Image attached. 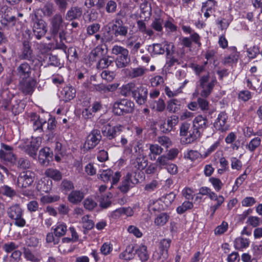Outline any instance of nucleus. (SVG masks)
<instances>
[{
	"label": "nucleus",
	"instance_id": "13",
	"mask_svg": "<svg viewBox=\"0 0 262 262\" xmlns=\"http://www.w3.org/2000/svg\"><path fill=\"white\" fill-rule=\"evenodd\" d=\"M51 32L54 37L58 36V34L63 28V19L62 15L57 13L51 19Z\"/></svg>",
	"mask_w": 262,
	"mask_h": 262
},
{
	"label": "nucleus",
	"instance_id": "27",
	"mask_svg": "<svg viewBox=\"0 0 262 262\" xmlns=\"http://www.w3.org/2000/svg\"><path fill=\"white\" fill-rule=\"evenodd\" d=\"M84 198V194L79 190L72 191L68 196V200L73 204L80 202Z\"/></svg>",
	"mask_w": 262,
	"mask_h": 262
},
{
	"label": "nucleus",
	"instance_id": "46",
	"mask_svg": "<svg viewBox=\"0 0 262 262\" xmlns=\"http://www.w3.org/2000/svg\"><path fill=\"white\" fill-rule=\"evenodd\" d=\"M170 160L168 159V157L165 155H162L158 157L156 163L157 166L159 167L161 169L163 167L166 168V167L169 164V161Z\"/></svg>",
	"mask_w": 262,
	"mask_h": 262
},
{
	"label": "nucleus",
	"instance_id": "60",
	"mask_svg": "<svg viewBox=\"0 0 262 262\" xmlns=\"http://www.w3.org/2000/svg\"><path fill=\"white\" fill-rule=\"evenodd\" d=\"M261 140L259 137L253 139L248 144V149L251 151H254L260 144Z\"/></svg>",
	"mask_w": 262,
	"mask_h": 262
},
{
	"label": "nucleus",
	"instance_id": "29",
	"mask_svg": "<svg viewBox=\"0 0 262 262\" xmlns=\"http://www.w3.org/2000/svg\"><path fill=\"white\" fill-rule=\"evenodd\" d=\"M45 174L56 181H59L62 179V174L59 170L54 168H48L45 172Z\"/></svg>",
	"mask_w": 262,
	"mask_h": 262
},
{
	"label": "nucleus",
	"instance_id": "34",
	"mask_svg": "<svg viewBox=\"0 0 262 262\" xmlns=\"http://www.w3.org/2000/svg\"><path fill=\"white\" fill-rule=\"evenodd\" d=\"M16 18L15 16H10L8 13H5L2 16L1 23L5 27L11 24L14 26L15 25Z\"/></svg>",
	"mask_w": 262,
	"mask_h": 262
},
{
	"label": "nucleus",
	"instance_id": "63",
	"mask_svg": "<svg viewBox=\"0 0 262 262\" xmlns=\"http://www.w3.org/2000/svg\"><path fill=\"white\" fill-rule=\"evenodd\" d=\"M228 228V224L226 222H223L222 224L218 226L214 230V233L216 235H221L226 231Z\"/></svg>",
	"mask_w": 262,
	"mask_h": 262
},
{
	"label": "nucleus",
	"instance_id": "57",
	"mask_svg": "<svg viewBox=\"0 0 262 262\" xmlns=\"http://www.w3.org/2000/svg\"><path fill=\"white\" fill-rule=\"evenodd\" d=\"M100 28V24L98 23L92 24L86 28V33L89 35H92L99 31Z\"/></svg>",
	"mask_w": 262,
	"mask_h": 262
},
{
	"label": "nucleus",
	"instance_id": "44",
	"mask_svg": "<svg viewBox=\"0 0 262 262\" xmlns=\"http://www.w3.org/2000/svg\"><path fill=\"white\" fill-rule=\"evenodd\" d=\"M169 215L166 213H160L155 220V223L157 226H162L168 221Z\"/></svg>",
	"mask_w": 262,
	"mask_h": 262
},
{
	"label": "nucleus",
	"instance_id": "47",
	"mask_svg": "<svg viewBox=\"0 0 262 262\" xmlns=\"http://www.w3.org/2000/svg\"><path fill=\"white\" fill-rule=\"evenodd\" d=\"M247 52L249 59H254L260 54L259 48L256 46H254L248 48Z\"/></svg>",
	"mask_w": 262,
	"mask_h": 262
},
{
	"label": "nucleus",
	"instance_id": "7",
	"mask_svg": "<svg viewBox=\"0 0 262 262\" xmlns=\"http://www.w3.org/2000/svg\"><path fill=\"white\" fill-rule=\"evenodd\" d=\"M171 241L170 239L164 238L159 243L158 249L153 254L154 260L162 259V261L166 260L168 256V249Z\"/></svg>",
	"mask_w": 262,
	"mask_h": 262
},
{
	"label": "nucleus",
	"instance_id": "22",
	"mask_svg": "<svg viewBox=\"0 0 262 262\" xmlns=\"http://www.w3.org/2000/svg\"><path fill=\"white\" fill-rule=\"evenodd\" d=\"M61 94L63 96V100L67 102L75 97L76 90L72 86H66L61 91Z\"/></svg>",
	"mask_w": 262,
	"mask_h": 262
},
{
	"label": "nucleus",
	"instance_id": "62",
	"mask_svg": "<svg viewBox=\"0 0 262 262\" xmlns=\"http://www.w3.org/2000/svg\"><path fill=\"white\" fill-rule=\"evenodd\" d=\"M105 8L107 13H114L116 10L117 4L114 1L109 0L106 2Z\"/></svg>",
	"mask_w": 262,
	"mask_h": 262
},
{
	"label": "nucleus",
	"instance_id": "14",
	"mask_svg": "<svg viewBox=\"0 0 262 262\" xmlns=\"http://www.w3.org/2000/svg\"><path fill=\"white\" fill-rule=\"evenodd\" d=\"M132 93L133 97L138 104L142 105L146 102L148 94V91L146 88L140 86L133 90Z\"/></svg>",
	"mask_w": 262,
	"mask_h": 262
},
{
	"label": "nucleus",
	"instance_id": "2",
	"mask_svg": "<svg viewBox=\"0 0 262 262\" xmlns=\"http://www.w3.org/2000/svg\"><path fill=\"white\" fill-rule=\"evenodd\" d=\"M124 127L121 125H118L112 127L109 124L103 126L101 128L102 134L107 139L112 141L116 146H119V144L122 146L125 145L127 143V140L124 134Z\"/></svg>",
	"mask_w": 262,
	"mask_h": 262
},
{
	"label": "nucleus",
	"instance_id": "48",
	"mask_svg": "<svg viewBox=\"0 0 262 262\" xmlns=\"http://www.w3.org/2000/svg\"><path fill=\"white\" fill-rule=\"evenodd\" d=\"M74 184L72 181L67 179H64L60 185V189L65 192H68L74 189Z\"/></svg>",
	"mask_w": 262,
	"mask_h": 262
},
{
	"label": "nucleus",
	"instance_id": "23",
	"mask_svg": "<svg viewBox=\"0 0 262 262\" xmlns=\"http://www.w3.org/2000/svg\"><path fill=\"white\" fill-rule=\"evenodd\" d=\"M82 9L78 7H73L68 11L66 19L68 20H72L73 19L79 18L82 15Z\"/></svg>",
	"mask_w": 262,
	"mask_h": 262
},
{
	"label": "nucleus",
	"instance_id": "41",
	"mask_svg": "<svg viewBox=\"0 0 262 262\" xmlns=\"http://www.w3.org/2000/svg\"><path fill=\"white\" fill-rule=\"evenodd\" d=\"M152 47V54L154 55H160L163 54L165 52V43H154L152 46H149V47Z\"/></svg>",
	"mask_w": 262,
	"mask_h": 262
},
{
	"label": "nucleus",
	"instance_id": "5",
	"mask_svg": "<svg viewBox=\"0 0 262 262\" xmlns=\"http://www.w3.org/2000/svg\"><path fill=\"white\" fill-rule=\"evenodd\" d=\"M134 102L126 99H122L114 102L113 112L115 115L122 116L132 113L134 111Z\"/></svg>",
	"mask_w": 262,
	"mask_h": 262
},
{
	"label": "nucleus",
	"instance_id": "21",
	"mask_svg": "<svg viewBox=\"0 0 262 262\" xmlns=\"http://www.w3.org/2000/svg\"><path fill=\"white\" fill-rule=\"evenodd\" d=\"M208 120L202 116H198L195 118L193 121V127L197 129L202 134L203 131L208 126Z\"/></svg>",
	"mask_w": 262,
	"mask_h": 262
},
{
	"label": "nucleus",
	"instance_id": "43",
	"mask_svg": "<svg viewBox=\"0 0 262 262\" xmlns=\"http://www.w3.org/2000/svg\"><path fill=\"white\" fill-rule=\"evenodd\" d=\"M138 28L140 32L146 34L149 36L153 35L154 32L151 29H147L145 23L142 20H139L137 23Z\"/></svg>",
	"mask_w": 262,
	"mask_h": 262
},
{
	"label": "nucleus",
	"instance_id": "52",
	"mask_svg": "<svg viewBox=\"0 0 262 262\" xmlns=\"http://www.w3.org/2000/svg\"><path fill=\"white\" fill-rule=\"evenodd\" d=\"M51 184L52 182L50 181H47V183L45 182H41L39 183L37 186L38 190L42 192L48 193L51 190Z\"/></svg>",
	"mask_w": 262,
	"mask_h": 262
},
{
	"label": "nucleus",
	"instance_id": "28",
	"mask_svg": "<svg viewBox=\"0 0 262 262\" xmlns=\"http://www.w3.org/2000/svg\"><path fill=\"white\" fill-rule=\"evenodd\" d=\"M201 135V133L193 126L190 128L187 137L185 139L186 143H191L199 139Z\"/></svg>",
	"mask_w": 262,
	"mask_h": 262
},
{
	"label": "nucleus",
	"instance_id": "26",
	"mask_svg": "<svg viewBox=\"0 0 262 262\" xmlns=\"http://www.w3.org/2000/svg\"><path fill=\"white\" fill-rule=\"evenodd\" d=\"M39 147V144L37 141L33 140L30 144L25 147V151L30 156L34 158L36 156L37 151Z\"/></svg>",
	"mask_w": 262,
	"mask_h": 262
},
{
	"label": "nucleus",
	"instance_id": "58",
	"mask_svg": "<svg viewBox=\"0 0 262 262\" xmlns=\"http://www.w3.org/2000/svg\"><path fill=\"white\" fill-rule=\"evenodd\" d=\"M241 146V142L233 133H230V147L233 149H237Z\"/></svg>",
	"mask_w": 262,
	"mask_h": 262
},
{
	"label": "nucleus",
	"instance_id": "54",
	"mask_svg": "<svg viewBox=\"0 0 262 262\" xmlns=\"http://www.w3.org/2000/svg\"><path fill=\"white\" fill-rule=\"evenodd\" d=\"M193 207V204L189 201L184 202L181 206H179L177 211L179 214H182L186 210L190 209Z\"/></svg>",
	"mask_w": 262,
	"mask_h": 262
},
{
	"label": "nucleus",
	"instance_id": "50",
	"mask_svg": "<svg viewBox=\"0 0 262 262\" xmlns=\"http://www.w3.org/2000/svg\"><path fill=\"white\" fill-rule=\"evenodd\" d=\"M176 198V194L173 192H170L161 198V200L165 204L166 206H170Z\"/></svg>",
	"mask_w": 262,
	"mask_h": 262
},
{
	"label": "nucleus",
	"instance_id": "17",
	"mask_svg": "<svg viewBox=\"0 0 262 262\" xmlns=\"http://www.w3.org/2000/svg\"><path fill=\"white\" fill-rule=\"evenodd\" d=\"M132 174L130 173H127L124 177V179L122 181L121 185L119 186V189L123 193H126L132 187L130 183L135 184L139 182V180L137 179L134 180L131 179Z\"/></svg>",
	"mask_w": 262,
	"mask_h": 262
},
{
	"label": "nucleus",
	"instance_id": "33",
	"mask_svg": "<svg viewBox=\"0 0 262 262\" xmlns=\"http://www.w3.org/2000/svg\"><path fill=\"white\" fill-rule=\"evenodd\" d=\"M167 110L170 113H176L180 110V102L176 99H171L167 102Z\"/></svg>",
	"mask_w": 262,
	"mask_h": 262
},
{
	"label": "nucleus",
	"instance_id": "37",
	"mask_svg": "<svg viewBox=\"0 0 262 262\" xmlns=\"http://www.w3.org/2000/svg\"><path fill=\"white\" fill-rule=\"evenodd\" d=\"M250 241L248 238L243 237L236 238L234 241V247L236 249H242L248 247Z\"/></svg>",
	"mask_w": 262,
	"mask_h": 262
},
{
	"label": "nucleus",
	"instance_id": "16",
	"mask_svg": "<svg viewBox=\"0 0 262 262\" xmlns=\"http://www.w3.org/2000/svg\"><path fill=\"white\" fill-rule=\"evenodd\" d=\"M30 117L34 130L38 131L40 133H43V125L47 123L46 120L40 118L36 113L31 114Z\"/></svg>",
	"mask_w": 262,
	"mask_h": 262
},
{
	"label": "nucleus",
	"instance_id": "1",
	"mask_svg": "<svg viewBox=\"0 0 262 262\" xmlns=\"http://www.w3.org/2000/svg\"><path fill=\"white\" fill-rule=\"evenodd\" d=\"M114 21V23L105 27L106 32L103 33L102 39L106 42L116 40L119 37H125L128 34V28L123 24L121 18H116Z\"/></svg>",
	"mask_w": 262,
	"mask_h": 262
},
{
	"label": "nucleus",
	"instance_id": "15",
	"mask_svg": "<svg viewBox=\"0 0 262 262\" xmlns=\"http://www.w3.org/2000/svg\"><path fill=\"white\" fill-rule=\"evenodd\" d=\"M53 154L51 149L47 147H44L39 150V161L41 164L48 165L52 159Z\"/></svg>",
	"mask_w": 262,
	"mask_h": 262
},
{
	"label": "nucleus",
	"instance_id": "11",
	"mask_svg": "<svg viewBox=\"0 0 262 262\" xmlns=\"http://www.w3.org/2000/svg\"><path fill=\"white\" fill-rule=\"evenodd\" d=\"M114 172L111 169L103 170L99 174V179L102 180L104 183L111 182L112 185L117 184L120 180L121 174L120 172H116L113 176Z\"/></svg>",
	"mask_w": 262,
	"mask_h": 262
},
{
	"label": "nucleus",
	"instance_id": "3",
	"mask_svg": "<svg viewBox=\"0 0 262 262\" xmlns=\"http://www.w3.org/2000/svg\"><path fill=\"white\" fill-rule=\"evenodd\" d=\"M3 102L2 108L4 110H11L14 115L21 112L23 106H20V100L15 99L14 95L10 91L6 90L2 93Z\"/></svg>",
	"mask_w": 262,
	"mask_h": 262
},
{
	"label": "nucleus",
	"instance_id": "18",
	"mask_svg": "<svg viewBox=\"0 0 262 262\" xmlns=\"http://www.w3.org/2000/svg\"><path fill=\"white\" fill-rule=\"evenodd\" d=\"M228 116L224 112L221 113L217 118V121L214 123V126L219 130L222 132L226 131L228 129V125L226 124Z\"/></svg>",
	"mask_w": 262,
	"mask_h": 262
},
{
	"label": "nucleus",
	"instance_id": "56",
	"mask_svg": "<svg viewBox=\"0 0 262 262\" xmlns=\"http://www.w3.org/2000/svg\"><path fill=\"white\" fill-rule=\"evenodd\" d=\"M0 193L9 197H12L16 195L15 191L11 187L6 185L0 188Z\"/></svg>",
	"mask_w": 262,
	"mask_h": 262
},
{
	"label": "nucleus",
	"instance_id": "38",
	"mask_svg": "<svg viewBox=\"0 0 262 262\" xmlns=\"http://www.w3.org/2000/svg\"><path fill=\"white\" fill-rule=\"evenodd\" d=\"M113 62V60L112 59V57L110 56L101 57L99 59L97 64V69H103L107 68L110 66Z\"/></svg>",
	"mask_w": 262,
	"mask_h": 262
},
{
	"label": "nucleus",
	"instance_id": "61",
	"mask_svg": "<svg viewBox=\"0 0 262 262\" xmlns=\"http://www.w3.org/2000/svg\"><path fill=\"white\" fill-rule=\"evenodd\" d=\"M191 127L190 124L187 122L183 123L180 127V135L181 136H187L188 132Z\"/></svg>",
	"mask_w": 262,
	"mask_h": 262
},
{
	"label": "nucleus",
	"instance_id": "4",
	"mask_svg": "<svg viewBox=\"0 0 262 262\" xmlns=\"http://www.w3.org/2000/svg\"><path fill=\"white\" fill-rule=\"evenodd\" d=\"M31 24L33 32L37 39H41L47 32V24L45 20L39 18L36 13L31 15Z\"/></svg>",
	"mask_w": 262,
	"mask_h": 262
},
{
	"label": "nucleus",
	"instance_id": "64",
	"mask_svg": "<svg viewBox=\"0 0 262 262\" xmlns=\"http://www.w3.org/2000/svg\"><path fill=\"white\" fill-rule=\"evenodd\" d=\"M97 205V203L91 199L88 198L84 201V206L86 209L89 210H93Z\"/></svg>",
	"mask_w": 262,
	"mask_h": 262
},
{
	"label": "nucleus",
	"instance_id": "36",
	"mask_svg": "<svg viewBox=\"0 0 262 262\" xmlns=\"http://www.w3.org/2000/svg\"><path fill=\"white\" fill-rule=\"evenodd\" d=\"M112 54L117 55V57H122L129 55V51L123 47L115 45L112 49Z\"/></svg>",
	"mask_w": 262,
	"mask_h": 262
},
{
	"label": "nucleus",
	"instance_id": "51",
	"mask_svg": "<svg viewBox=\"0 0 262 262\" xmlns=\"http://www.w3.org/2000/svg\"><path fill=\"white\" fill-rule=\"evenodd\" d=\"M163 19L160 17H157L153 20L151 26L156 31L161 32L163 29Z\"/></svg>",
	"mask_w": 262,
	"mask_h": 262
},
{
	"label": "nucleus",
	"instance_id": "55",
	"mask_svg": "<svg viewBox=\"0 0 262 262\" xmlns=\"http://www.w3.org/2000/svg\"><path fill=\"white\" fill-rule=\"evenodd\" d=\"M17 165L19 169H27L30 167L31 164L28 159L20 158L17 160Z\"/></svg>",
	"mask_w": 262,
	"mask_h": 262
},
{
	"label": "nucleus",
	"instance_id": "42",
	"mask_svg": "<svg viewBox=\"0 0 262 262\" xmlns=\"http://www.w3.org/2000/svg\"><path fill=\"white\" fill-rule=\"evenodd\" d=\"M41 11L45 16H51L55 11L54 5L51 3H47L41 9Z\"/></svg>",
	"mask_w": 262,
	"mask_h": 262
},
{
	"label": "nucleus",
	"instance_id": "40",
	"mask_svg": "<svg viewBox=\"0 0 262 262\" xmlns=\"http://www.w3.org/2000/svg\"><path fill=\"white\" fill-rule=\"evenodd\" d=\"M67 231V227L65 224L58 223L54 229L55 236L59 237L65 235Z\"/></svg>",
	"mask_w": 262,
	"mask_h": 262
},
{
	"label": "nucleus",
	"instance_id": "12",
	"mask_svg": "<svg viewBox=\"0 0 262 262\" xmlns=\"http://www.w3.org/2000/svg\"><path fill=\"white\" fill-rule=\"evenodd\" d=\"M35 85L36 80L32 78L21 79L19 83V89L25 95H31Z\"/></svg>",
	"mask_w": 262,
	"mask_h": 262
},
{
	"label": "nucleus",
	"instance_id": "9",
	"mask_svg": "<svg viewBox=\"0 0 262 262\" xmlns=\"http://www.w3.org/2000/svg\"><path fill=\"white\" fill-rule=\"evenodd\" d=\"M19 58L20 59L31 61L32 63H35V66L40 63L39 60L33 55L31 44L27 40H24L23 42L22 53Z\"/></svg>",
	"mask_w": 262,
	"mask_h": 262
},
{
	"label": "nucleus",
	"instance_id": "39",
	"mask_svg": "<svg viewBox=\"0 0 262 262\" xmlns=\"http://www.w3.org/2000/svg\"><path fill=\"white\" fill-rule=\"evenodd\" d=\"M147 71L144 67H138L133 69L129 73V76L131 78H135L142 76Z\"/></svg>",
	"mask_w": 262,
	"mask_h": 262
},
{
	"label": "nucleus",
	"instance_id": "59",
	"mask_svg": "<svg viewBox=\"0 0 262 262\" xmlns=\"http://www.w3.org/2000/svg\"><path fill=\"white\" fill-rule=\"evenodd\" d=\"M23 252L25 257L28 260H30L33 262H38V259L36 258L31 251L26 247L23 248Z\"/></svg>",
	"mask_w": 262,
	"mask_h": 262
},
{
	"label": "nucleus",
	"instance_id": "24",
	"mask_svg": "<svg viewBox=\"0 0 262 262\" xmlns=\"http://www.w3.org/2000/svg\"><path fill=\"white\" fill-rule=\"evenodd\" d=\"M104 49L100 47L97 46L96 48L92 50L89 55V60L90 62H95L97 60H99L103 55Z\"/></svg>",
	"mask_w": 262,
	"mask_h": 262
},
{
	"label": "nucleus",
	"instance_id": "53",
	"mask_svg": "<svg viewBox=\"0 0 262 262\" xmlns=\"http://www.w3.org/2000/svg\"><path fill=\"white\" fill-rule=\"evenodd\" d=\"M83 227L86 230H91L94 226V223L92 220L89 219L88 215H85L82 218Z\"/></svg>",
	"mask_w": 262,
	"mask_h": 262
},
{
	"label": "nucleus",
	"instance_id": "8",
	"mask_svg": "<svg viewBox=\"0 0 262 262\" xmlns=\"http://www.w3.org/2000/svg\"><path fill=\"white\" fill-rule=\"evenodd\" d=\"M102 139L100 131L97 129H94L91 131L86 137V139L83 144L84 150L89 151L93 149L99 144Z\"/></svg>",
	"mask_w": 262,
	"mask_h": 262
},
{
	"label": "nucleus",
	"instance_id": "30",
	"mask_svg": "<svg viewBox=\"0 0 262 262\" xmlns=\"http://www.w3.org/2000/svg\"><path fill=\"white\" fill-rule=\"evenodd\" d=\"M216 82L215 79H213L207 84L200 86L203 89L200 93L201 96L205 98L208 97L211 93Z\"/></svg>",
	"mask_w": 262,
	"mask_h": 262
},
{
	"label": "nucleus",
	"instance_id": "6",
	"mask_svg": "<svg viewBox=\"0 0 262 262\" xmlns=\"http://www.w3.org/2000/svg\"><path fill=\"white\" fill-rule=\"evenodd\" d=\"M8 216L15 221V225L23 227L26 225V221L23 217V211L20 206L15 204L10 207L7 211Z\"/></svg>",
	"mask_w": 262,
	"mask_h": 262
},
{
	"label": "nucleus",
	"instance_id": "19",
	"mask_svg": "<svg viewBox=\"0 0 262 262\" xmlns=\"http://www.w3.org/2000/svg\"><path fill=\"white\" fill-rule=\"evenodd\" d=\"M17 73L21 79L30 77L31 73V67L27 62H24L17 68Z\"/></svg>",
	"mask_w": 262,
	"mask_h": 262
},
{
	"label": "nucleus",
	"instance_id": "32",
	"mask_svg": "<svg viewBox=\"0 0 262 262\" xmlns=\"http://www.w3.org/2000/svg\"><path fill=\"white\" fill-rule=\"evenodd\" d=\"M135 253L138 254L140 259L142 261H146L149 258V255L147 251V247L142 245L135 249Z\"/></svg>",
	"mask_w": 262,
	"mask_h": 262
},
{
	"label": "nucleus",
	"instance_id": "10",
	"mask_svg": "<svg viewBox=\"0 0 262 262\" xmlns=\"http://www.w3.org/2000/svg\"><path fill=\"white\" fill-rule=\"evenodd\" d=\"M34 177L35 173L30 170L20 172L17 178L18 186L24 188L31 186L34 182Z\"/></svg>",
	"mask_w": 262,
	"mask_h": 262
},
{
	"label": "nucleus",
	"instance_id": "49",
	"mask_svg": "<svg viewBox=\"0 0 262 262\" xmlns=\"http://www.w3.org/2000/svg\"><path fill=\"white\" fill-rule=\"evenodd\" d=\"M239 59V52L235 47H230V64L236 63Z\"/></svg>",
	"mask_w": 262,
	"mask_h": 262
},
{
	"label": "nucleus",
	"instance_id": "45",
	"mask_svg": "<svg viewBox=\"0 0 262 262\" xmlns=\"http://www.w3.org/2000/svg\"><path fill=\"white\" fill-rule=\"evenodd\" d=\"M0 158L11 163L14 162L15 160V158L12 151L9 152H5L4 150H0Z\"/></svg>",
	"mask_w": 262,
	"mask_h": 262
},
{
	"label": "nucleus",
	"instance_id": "20",
	"mask_svg": "<svg viewBox=\"0 0 262 262\" xmlns=\"http://www.w3.org/2000/svg\"><path fill=\"white\" fill-rule=\"evenodd\" d=\"M131 163L136 169L142 170L147 166L148 160L143 155H139L135 159L132 160Z\"/></svg>",
	"mask_w": 262,
	"mask_h": 262
},
{
	"label": "nucleus",
	"instance_id": "31",
	"mask_svg": "<svg viewBox=\"0 0 262 262\" xmlns=\"http://www.w3.org/2000/svg\"><path fill=\"white\" fill-rule=\"evenodd\" d=\"M129 55H126L122 57H117L115 60L116 66L118 68H123L128 66L130 63Z\"/></svg>",
	"mask_w": 262,
	"mask_h": 262
},
{
	"label": "nucleus",
	"instance_id": "25",
	"mask_svg": "<svg viewBox=\"0 0 262 262\" xmlns=\"http://www.w3.org/2000/svg\"><path fill=\"white\" fill-rule=\"evenodd\" d=\"M135 247L133 245H129L124 251L121 253L119 258L125 260H130L134 258L135 255Z\"/></svg>",
	"mask_w": 262,
	"mask_h": 262
},
{
	"label": "nucleus",
	"instance_id": "35",
	"mask_svg": "<svg viewBox=\"0 0 262 262\" xmlns=\"http://www.w3.org/2000/svg\"><path fill=\"white\" fill-rule=\"evenodd\" d=\"M47 128L46 132H48L49 139H52L54 137L55 134L53 132L56 127V122L54 118H50L47 122Z\"/></svg>",
	"mask_w": 262,
	"mask_h": 262
}]
</instances>
